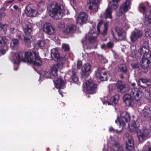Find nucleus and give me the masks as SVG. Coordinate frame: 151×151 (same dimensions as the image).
<instances>
[{
  "label": "nucleus",
  "mask_w": 151,
  "mask_h": 151,
  "mask_svg": "<svg viewBox=\"0 0 151 151\" xmlns=\"http://www.w3.org/2000/svg\"><path fill=\"white\" fill-rule=\"evenodd\" d=\"M88 16L85 12H81L80 13L77 19V24H81L86 21L88 20Z\"/></svg>",
  "instance_id": "17"
},
{
  "label": "nucleus",
  "mask_w": 151,
  "mask_h": 151,
  "mask_svg": "<svg viewBox=\"0 0 151 151\" xmlns=\"http://www.w3.org/2000/svg\"><path fill=\"white\" fill-rule=\"evenodd\" d=\"M119 96L118 95H115L114 97L111 98V100H112V104L116 105L117 104L118 101V99Z\"/></svg>",
  "instance_id": "35"
},
{
  "label": "nucleus",
  "mask_w": 151,
  "mask_h": 151,
  "mask_svg": "<svg viewBox=\"0 0 151 151\" xmlns=\"http://www.w3.org/2000/svg\"><path fill=\"white\" fill-rule=\"evenodd\" d=\"M122 25L126 29L130 27L129 22L127 21H125L123 22Z\"/></svg>",
  "instance_id": "42"
},
{
  "label": "nucleus",
  "mask_w": 151,
  "mask_h": 151,
  "mask_svg": "<svg viewBox=\"0 0 151 151\" xmlns=\"http://www.w3.org/2000/svg\"><path fill=\"white\" fill-rule=\"evenodd\" d=\"M82 66V62L79 61L77 63V67L78 69H80Z\"/></svg>",
  "instance_id": "45"
},
{
  "label": "nucleus",
  "mask_w": 151,
  "mask_h": 151,
  "mask_svg": "<svg viewBox=\"0 0 151 151\" xmlns=\"http://www.w3.org/2000/svg\"><path fill=\"white\" fill-rule=\"evenodd\" d=\"M103 104H105L106 105L107 104L108 105H111L110 103L108 101H105L104 102H103Z\"/></svg>",
  "instance_id": "56"
},
{
  "label": "nucleus",
  "mask_w": 151,
  "mask_h": 151,
  "mask_svg": "<svg viewBox=\"0 0 151 151\" xmlns=\"http://www.w3.org/2000/svg\"><path fill=\"white\" fill-rule=\"evenodd\" d=\"M116 30L119 37V40H122L124 38L125 33L121 28L116 27Z\"/></svg>",
  "instance_id": "24"
},
{
  "label": "nucleus",
  "mask_w": 151,
  "mask_h": 151,
  "mask_svg": "<svg viewBox=\"0 0 151 151\" xmlns=\"http://www.w3.org/2000/svg\"><path fill=\"white\" fill-rule=\"evenodd\" d=\"M70 3L71 5H73L75 4L76 2V0H70Z\"/></svg>",
  "instance_id": "51"
},
{
  "label": "nucleus",
  "mask_w": 151,
  "mask_h": 151,
  "mask_svg": "<svg viewBox=\"0 0 151 151\" xmlns=\"http://www.w3.org/2000/svg\"><path fill=\"white\" fill-rule=\"evenodd\" d=\"M142 10L144 11H145L146 10V7L142 4L139 5V10Z\"/></svg>",
  "instance_id": "43"
},
{
  "label": "nucleus",
  "mask_w": 151,
  "mask_h": 151,
  "mask_svg": "<svg viewBox=\"0 0 151 151\" xmlns=\"http://www.w3.org/2000/svg\"><path fill=\"white\" fill-rule=\"evenodd\" d=\"M111 148L113 151H124L123 150L122 147L116 142H114L112 144Z\"/></svg>",
  "instance_id": "27"
},
{
  "label": "nucleus",
  "mask_w": 151,
  "mask_h": 151,
  "mask_svg": "<svg viewBox=\"0 0 151 151\" xmlns=\"http://www.w3.org/2000/svg\"><path fill=\"white\" fill-rule=\"evenodd\" d=\"M92 25V28L91 29V28H90V29L91 30L93 31L95 29L96 24L95 23H93Z\"/></svg>",
  "instance_id": "50"
},
{
  "label": "nucleus",
  "mask_w": 151,
  "mask_h": 151,
  "mask_svg": "<svg viewBox=\"0 0 151 151\" xmlns=\"http://www.w3.org/2000/svg\"><path fill=\"white\" fill-rule=\"evenodd\" d=\"M71 77L73 81L74 82H76L78 80V78L77 77L75 72L73 71H72Z\"/></svg>",
  "instance_id": "38"
},
{
  "label": "nucleus",
  "mask_w": 151,
  "mask_h": 151,
  "mask_svg": "<svg viewBox=\"0 0 151 151\" xmlns=\"http://www.w3.org/2000/svg\"><path fill=\"white\" fill-rule=\"evenodd\" d=\"M131 86L133 87H134L135 86V84L134 83H132L131 84Z\"/></svg>",
  "instance_id": "59"
},
{
  "label": "nucleus",
  "mask_w": 151,
  "mask_h": 151,
  "mask_svg": "<svg viewBox=\"0 0 151 151\" xmlns=\"http://www.w3.org/2000/svg\"><path fill=\"white\" fill-rule=\"evenodd\" d=\"M96 76L102 81L107 80V73L106 72H103L98 70L96 73Z\"/></svg>",
  "instance_id": "23"
},
{
  "label": "nucleus",
  "mask_w": 151,
  "mask_h": 151,
  "mask_svg": "<svg viewBox=\"0 0 151 151\" xmlns=\"http://www.w3.org/2000/svg\"><path fill=\"white\" fill-rule=\"evenodd\" d=\"M17 37L23 40L26 45L29 47L30 46V43L33 41L31 37L29 36L27 37H25L23 35H19Z\"/></svg>",
  "instance_id": "18"
},
{
  "label": "nucleus",
  "mask_w": 151,
  "mask_h": 151,
  "mask_svg": "<svg viewBox=\"0 0 151 151\" xmlns=\"http://www.w3.org/2000/svg\"><path fill=\"white\" fill-rule=\"evenodd\" d=\"M61 65H55L50 69L49 72L43 71L41 73L42 76L45 77L50 78H54L58 76V70L60 68H61Z\"/></svg>",
  "instance_id": "5"
},
{
  "label": "nucleus",
  "mask_w": 151,
  "mask_h": 151,
  "mask_svg": "<svg viewBox=\"0 0 151 151\" xmlns=\"http://www.w3.org/2000/svg\"><path fill=\"white\" fill-rule=\"evenodd\" d=\"M7 42V40L4 37L0 36V44H6Z\"/></svg>",
  "instance_id": "37"
},
{
  "label": "nucleus",
  "mask_w": 151,
  "mask_h": 151,
  "mask_svg": "<svg viewBox=\"0 0 151 151\" xmlns=\"http://www.w3.org/2000/svg\"><path fill=\"white\" fill-rule=\"evenodd\" d=\"M98 36L97 33L94 32H90L86 35V37L90 42L94 41Z\"/></svg>",
  "instance_id": "22"
},
{
  "label": "nucleus",
  "mask_w": 151,
  "mask_h": 151,
  "mask_svg": "<svg viewBox=\"0 0 151 151\" xmlns=\"http://www.w3.org/2000/svg\"><path fill=\"white\" fill-rule=\"evenodd\" d=\"M83 89L87 94H93L96 93L97 85L93 83V80L90 79L83 84Z\"/></svg>",
  "instance_id": "4"
},
{
  "label": "nucleus",
  "mask_w": 151,
  "mask_h": 151,
  "mask_svg": "<svg viewBox=\"0 0 151 151\" xmlns=\"http://www.w3.org/2000/svg\"><path fill=\"white\" fill-rule=\"evenodd\" d=\"M24 31L26 35L30 34L32 31L31 26L29 25H26L24 27Z\"/></svg>",
  "instance_id": "33"
},
{
  "label": "nucleus",
  "mask_w": 151,
  "mask_h": 151,
  "mask_svg": "<svg viewBox=\"0 0 151 151\" xmlns=\"http://www.w3.org/2000/svg\"><path fill=\"white\" fill-rule=\"evenodd\" d=\"M151 54L148 59L147 58H142V66L143 68L145 69V72L151 67Z\"/></svg>",
  "instance_id": "11"
},
{
  "label": "nucleus",
  "mask_w": 151,
  "mask_h": 151,
  "mask_svg": "<svg viewBox=\"0 0 151 151\" xmlns=\"http://www.w3.org/2000/svg\"><path fill=\"white\" fill-rule=\"evenodd\" d=\"M137 84L141 87L145 88L151 85V81L147 78H140L137 82Z\"/></svg>",
  "instance_id": "16"
},
{
  "label": "nucleus",
  "mask_w": 151,
  "mask_h": 151,
  "mask_svg": "<svg viewBox=\"0 0 151 151\" xmlns=\"http://www.w3.org/2000/svg\"><path fill=\"white\" fill-rule=\"evenodd\" d=\"M105 46V45H102L101 46V47L102 49H103V48H104Z\"/></svg>",
  "instance_id": "60"
},
{
  "label": "nucleus",
  "mask_w": 151,
  "mask_h": 151,
  "mask_svg": "<svg viewBox=\"0 0 151 151\" xmlns=\"http://www.w3.org/2000/svg\"><path fill=\"white\" fill-rule=\"evenodd\" d=\"M113 45V43L112 42H109L106 45V47L109 48H111Z\"/></svg>",
  "instance_id": "44"
},
{
  "label": "nucleus",
  "mask_w": 151,
  "mask_h": 151,
  "mask_svg": "<svg viewBox=\"0 0 151 151\" xmlns=\"http://www.w3.org/2000/svg\"><path fill=\"white\" fill-rule=\"evenodd\" d=\"M13 8L14 9H19V7L17 6L16 5H14L13 6Z\"/></svg>",
  "instance_id": "54"
},
{
  "label": "nucleus",
  "mask_w": 151,
  "mask_h": 151,
  "mask_svg": "<svg viewBox=\"0 0 151 151\" xmlns=\"http://www.w3.org/2000/svg\"><path fill=\"white\" fill-rule=\"evenodd\" d=\"M148 151H151V148H148Z\"/></svg>",
  "instance_id": "61"
},
{
  "label": "nucleus",
  "mask_w": 151,
  "mask_h": 151,
  "mask_svg": "<svg viewBox=\"0 0 151 151\" xmlns=\"http://www.w3.org/2000/svg\"><path fill=\"white\" fill-rule=\"evenodd\" d=\"M4 26L1 24V22H0V28L3 29Z\"/></svg>",
  "instance_id": "55"
},
{
  "label": "nucleus",
  "mask_w": 151,
  "mask_h": 151,
  "mask_svg": "<svg viewBox=\"0 0 151 151\" xmlns=\"http://www.w3.org/2000/svg\"><path fill=\"white\" fill-rule=\"evenodd\" d=\"M124 139L126 142L127 149L130 151L133 150L134 148L133 141L130 135L128 133H126Z\"/></svg>",
  "instance_id": "10"
},
{
  "label": "nucleus",
  "mask_w": 151,
  "mask_h": 151,
  "mask_svg": "<svg viewBox=\"0 0 151 151\" xmlns=\"http://www.w3.org/2000/svg\"><path fill=\"white\" fill-rule=\"evenodd\" d=\"M111 9L109 7L107 8L106 10L104 15L105 16V18L112 19L111 16Z\"/></svg>",
  "instance_id": "32"
},
{
  "label": "nucleus",
  "mask_w": 151,
  "mask_h": 151,
  "mask_svg": "<svg viewBox=\"0 0 151 151\" xmlns=\"http://www.w3.org/2000/svg\"><path fill=\"white\" fill-rule=\"evenodd\" d=\"M62 48L65 51H68L70 50L69 45L66 44H63L62 45Z\"/></svg>",
  "instance_id": "39"
},
{
  "label": "nucleus",
  "mask_w": 151,
  "mask_h": 151,
  "mask_svg": "<svg viewBox=\"0 0 151 151\" xmlns=\"http://www.w3.org/2000/svg\"><path fill=\"white\" fill-rule=\"evenodd\" d=\"M118 70L123 73H126L127 72L126 67L124 64H121L119 65Z\"/></svg>",
  "instance_id": "34"
},
{
  "label": "nucleus",
  "mask_w": 151,
  "mask_h": 151,
  "mask_svg": "<svg viewBox=\"0 0 151 151\" xmlns=\"http://www.w3.org/2000/svg\"><path fill=\"white\" fill-rule=\"evenodd\" d=\"M109 131L110 132H112L114 131V129L111 127H110L109 129Z\"/></svg>",
  "instance_id": "53"
},
{
  "label": "nucleus",
  "mask_w": 151,
  "mask_h": 151,
  "mask_svg": "<svg viewBox=\"0 0 151 151\" xmlns=\"http://www.w3.org/2000/svg\"><path fill=\"white\" fill-rule=\"evenodd\" d=\"M64 26V24H62V26L60 27H63Z\"/></svg>",
  "instance_id": "63"
},
{
  "label": "nucleus",
  "mask_w": 151,
  "mask_h": 151,
  "mask_svg": "<svg viewBox=\"0 0 151 151\" xmlns=\"http://www.w3.org/2000/svg\"><path fill=\"white\" fill-rule=\"evenodd\" d=\"M142 116L146 118L151 117V111L148 108H145L143 110L142 114Z\"/></svg>",
  "instance_id": "28"
},
{
  "label": "nucleus",
  "mask_w": 151,
  "mask_h": 151,
  "mask_svg": "<svg viewBox=\"0 0 151 151\" xmlns=\"http://www.w3.org/2000/svg\"><path fill=\"white\" fill-rule=\"evenodd\" d=\"M139 66L140 65L139 64H132V68L135 69L138 68L139 67Z\"/></svg>",
  "instance_id": "47"
},
{
  "label": "nucleus",
  "mask_w": 151,
  "mask_h": 151,
  "mask_svg": "<svg viewBox=\"0 0 151 151\" xmlns=\"http://www.w3.org/2000/svg\"><path fill=\"white\" fill-rule=\"evenodd\" d=\"M81 42L83 45L85 44H86V41L84 40H82Z\"/></svg>",
  "instance_id": "57"
},
{
  "label": "nucleus",
  "mask_w": 151,
  "mask_h": 151,
  "mask_svg": "<svg viewBox=\"0 0 151 151\" xmlns=\"http://www.w3.org/2000/svg\"><path fill=\"white\" fill-rule=\"evenodd\" d=\"M102 151H108V149L107 148H104Z\"/></svg>",
  "instance_id": "58"
},
{
  "label": "nucleus",
  "mask_w": 151,
  "mask_h": 151,
  "mask_svg": "<svg viewBox=\"0 0 151 151\" xmlns=\"http://www.w3.org/2000/svg\"><path fill=\"white\" fill-rule=\"evenodd\" d=\"M91 67L90 64L86 63L85 65L82 68V75L84 78L89 76Z\"/></svg>",
  "instance_id": "14"
},
{
  "label": "nucleus",
  "mask_w": 151,
  "mask_h": 151,
  "mask_svg": "<svg viewBox=\"0 0 151 151\" xmlns=\"http://www.w3.org/2000/svg\"><path fill=\"white\" fill-rule=\"evenodd\" d=\"M37 44L40 47H42L44 46L45 42L44 40H40L38 41Z\"/></svg>",
  "instance_id": "40"
},
{
  "label": "nucleus",
  "mask_w": 151,
  "mask_h": 151,
  "mask_svg": "<svg viewBox=\"0 0 151 151\" xmlns=\"http://www.w3.org/2000/svg\"><path fill=\"white\" fill-rule=\"evenodd\" d=\"M138 52L142 55H143L142 58H147V55H149L148 54L149 52V50L145 47L140 48L138 50Z\"/></svg>",
  "instance_id": "26"
},
{
  "label": "nucleus",
  "mask_w": 151,
  "mask_h": 151,
  "mask_svg": "<svg viewBox=\"0 0 151 151\" xmlns=\"http://www.w3.org/2000/svg\"><path fill=\"white\" fill-rule=\"evenodd\" d=\"M59 91V92L60 94H61V95H62V97H63V94L61 93L60 92V91Z\"/></svg>",
  "instance_id": "62"
},
{
  "label": "nucleus",
  "mask_w": 151,
  "mask_h": 151,
  "mask_svg": "<svg viewBox=\"0 0 151 151\" xmlns=\"http://www.w3.org/2000/svg\"><path fill=\"white\" fill-rule=\"evenodd\" d=\"M76 29V27L73 24L68 25L64 30V32L66 34L73 33L74 32Z\"/></svg>",
  "instance_id": "25"
},
{
  "label": "nucleus",
  "mask_w": 151,
  "mask_h": 151,
  "mask_svg": "<svg viewBox=\"0 0 151 151\" xmlns=\"http://www.w3.org/2000/svg\"><path fill=\"white\" fill-rule=\"evenodd\" d=\"M108 24L106 22L104 23V28L103 31L101 32V34L103 35H106L107 31V27Z\"/></svg>",
  "instance_id": "36"
},
{
  "label": "nucleus",
  "mask_w": 151,
  "mask_h": 151,
  "mask_svg": "<svg viewBox=\"0 0 151 151\" xmlns=\"http://www.w3.org/2000/svg\"><path fill=\"white\" fill-rule=\"evenodd\" d=\"M44 32L50 35L53 34L55 32V29L50 23H46L44 24L43 27Z\"/></svg>",
  "instance_id": "15"
},
{
  "label": "nucleus",
  "mask_w": 151,
  "mask_h": 151,
  "mask_svg": "<svg viewBox=\"0 0 151 151\" xmlns=\"http://www.w3.org/2000/svg\"><path fill=\"white\" fill-rule=\"evenodd\" d=\"M145 35L147 36H151V30L147 31L145 32Z\"/></svg>",
  "instance_id": "46"
},
{
  "label": "nucleus",
  "mask_w": 151,
  "mask_h": 151,
  "mask_svg": "<svg viewBox=\"0 0 151 151\" xmlns=\"http://www.w3.org/2000/svg\"><path fill=\"white\" fill-rule=\"evenodd\" d=\"M15 55L17 60L13 61L14 64L18 63L20 60H24V62L32 64L35 65L40 66L42 64V61L38 54L35 52L33 53L29 52H26L24 59L22 52H18Z\"/></svg>",
  "instance_id": "1"
},
{
  "label": "nucleus",
  "mask_w": 151,
  "mask_h": 151,
  "mask_svg": "<svg viewBox=\"0 0 151 151\" xmlns=\"http://www.w3.org/2000/svg\"><path fill=\"white\" fill-rule=\"evenodd\" d=\"M133 126L134 127V128H136L137 127H136V126H135V124H133Z\"/></svg>",
  "instance_id": "64"
},
{
  "label": "nucleus",
  "mask_w": 151,
  "mask_h": 151,
  "mask_svg": "<svg viewBox=\"0 0 151 151\" xmlns=\"http://www.w3.org/2000/svg\"><path fill=\"white\" fill-rule=\"evenodd\" d=\"M55 87L57 89H64L65 87V82L60 78H58L54 82Z\"/></svg>",
  "instance_id": "19"
},
{
  "label": "nucleus",
  "mask_w": 151,
  "mask_h": 151,
  "mask_svg": "<svg viewBox=\"0 0 151 151\" xmlns=\"http://www.w3.org/2000/svg\"><path fill=\"white\" fill-rule=\"evenodd\" d=\"M131 2L130 1L127 0L120 7L119 10V13L124 14L130 8Z\"/></svg>",
  "instance_id": "13"
},
{
  "label": "nucleus",
  "mask_w": 151,
  "mask_h": 151,
  "mask_svg": "<svg viewBox=\"0 0 151 151\" xmlns=\"http://www.w3.org/2000/svg\"><path fill=\"white\" fill-rule=\"evenodd\" d=\"M142 33L140 30H138L133 32L130 38L132 42H134L139 38L142 36Z\"/></svg>",
  "instance_id": "20"
},
{
  "label": "nucleus",
  "mask_w": 151,
  "mask_h": 151,
  "mask_svg": "<svg viewBox=\"0 0 151 151\" xmlns=\"http://www.w3.org/2000/svg\"><path fill=\"white\" fill-rule=\"evenodd\" d=\"M120 0H111L110 3V7L113 9H116L119 5V2Z\"/></svg>",
  "instance_id": "29"
},
{
  "label": "nucleus",
  "mask_w": 151,
  "mask_h": 151,
  "mask_svg": "<svg viewBox=\"0 0 151 151\" xmlns=\"http://www.w3.org/2000/svg\"><path fill=\"white\" fill-rule=\"evenodd\" d=\"M151 132V129L148 127H144L137 132V136L139 140L142 142L144 140L150 137V134Z\"/></svg>",
  "instance_id": "6"
},
{
  "label": "nucleus",
  "mask_w": 151,
  "mask_h": 151,
  "mask_svg": "<svg viewBox=\"0 0 151 151\" xmlns=\"http://www.w3.org/2000/svg\"><path fill=\"white\" fill-rule=\"evenodd\" d=\"M118 91L121 93L128 92L129 90L128 86L120 81H118L115 84Z\"/></svg>",
  "instance_id": "9"
},
{
  "label": "nucleus",
  "mask_w": 151,
  "mask_h": 151,
  "mask_svg": "<svg viewBox=\"0 0 151 151\" xmlns=\"http://www.w3.org/2000/svg\"><path fill=\"white\" fill-rule=\"evenodd\" d=\"M38 5L39 7L43 8H44V4L43 1H42L41 2H39L38 4Z\"/></svg>",
  "instance_id": "48"
},
{
  "label": "nucleus",
  "mask_w": 151,
  "mask_h": 151,
  "mask_svg": "<svg viewBox=\"0 0 151 151\" xmlns=\"http://www.w3.org/2000/svg\"><path fill=\"white\" fill-rule=\"evenodd\" d=\"M121 118L119 119L118 118L117 120H115V122L117 123V122H119L120 125L124 126L125 124V122H128L130 119V116L129 114L127 112H122L121 114Z\"/></svg>",
  "instance_id": "8"
},
{
  "label": "nucleus",
  "mask_w": 151,
  "mask_h": 151,
  "mask_svg": "<svg viewBox=\"0 0 151 151\" xmlns=\"http://www.w3.org/2000/svg\"><path fill=\"white\" fill-rule=\"evenodd\" d=\"M47 10L50 15L56 19H60L63 15L69 14L68 11L65 5L55 2L50 5Z\"/></svg>",
  "instance_id": "3"
},
{
  "label": "nucleus",
  "mask_w": 151,
  "mask_h": 151,
  "mask_svg": "<svg viewBox=\"0 0 151 151\" xmlns=\"http://www.w3.org/2000/svg\"><path fill=\"white\" fill-rule=\"evenodd\" d=\"M6 52V51L4 50H0V55H4Z\"/></svg>",
  "instance_id": "52"
},
{
  "label": "nucleus",
  "mask_w": 151,
  "mask_h": 151,
  "mask_svg": "<svg viewBox=\"0 0 151 151\" xmlns=\"http://www.w3.org/2000/svg\"><path fill=\"white\" fill-rule=\"evenodd\" d=\"M51 56L53 59H55V60L58 61V63L57 65H61V67L62 68V65L65 63V60H64L62 58L59 57L58 51L57 48H53L51 50Z\"/></svg>",
  "instance_id": "7"
},
{
  "label": "nucleus",
  "mask_w": 151,
  "mask_h": 151,
  "mask_svg": "<svg viewBox=\"0 0 151 151\" xmlns=\"http://www.w3.org/2000/svg\"><path fill=\"white\" fill-rule=\"evenodd\" d=\"M130 94H126L123 96V100L126 105L131 106H139L140 99L142 96V92L138 88L133 87L131 89Z\"/></svg>",
  "instance_id": "2"
},
{
  "label": "nucleus",
  "mask_w": 151,
  "mask_h": 151,
  "mask_svg": "<svg viewBox=\"0 0 151 151\" xmlns=\"http://www.w3.org/2000/svg\"><path fill=\"white\" fill-rule=\"evenodd\" d=\"M99 1V0H91L90 3L87 4V6L90 9L96 12L98 10Z\"/></svg>",
  "instance_id": "12"
},
{
  "label": "nucleus",
  "mask_w": 151,
  "mask_h": 151,
  "mask_svg": "<svg viewBox=\"0 0 151 151\" xmlns=\"http://www.w3.org/2000/svg\"><path fill=\"white\" fill-rule=\"evenodd\" d=\"M10 32L12 34H14L16 32V29L14 28H11L10 29Z\"/></svg>",
  "instance_id": "49"
},
{
  "label": "nucleus",
  "mask_w": 151,
  "mask_h": 151,
  "mask_svg": "<svg viewBox=\"0 0 151 151\" xmlns=\"http://www.w3.org/2000/svg\"><path fill=\"white\" fill-rule=\"evenodd\" d=\"M144 23L147 25H148L149 24H151V12H150L149 14L146 15Z\"/></svg>",
  "instance_id": "30"
},
{
  "label": "nucleus",
  "mask_w": 151,
  "mask_h": 151,
  "mask_svg": "<svg viewBox=\"0 0 151 151\" xmlns=\"http://www.w3.org/2000/svg\"><path fill=\"white\" fill-rule=\"evenodd\" d=\"M25 13L27 16L30 17H35L38 14L37 12L35 9L29 7H26Z\"/></svg>",
  "instance_id": "21"
},
{
  "label": "nucleus",
  "mask_w": 151,
  "mask_h": 151,
  "mask_svg": "<svg viewBox=\"0 0 151 151\" xmlns=\"http://www.w3.org/2000/svg\"><path fill=\"white\" fill-rule=\"evenodd\" d=\"M103 21H101L99 22L98 24L97 27V32L99 34L100 33V28L103 24Z\"/></svg>",
  "instance_id": "41"
},
{
  "label": "nucleus",
  "mask_w": 151,
  "mask_h": 151,
  "mask_svg": "<svg viewBox=\"0 0 151 151\" xmlns=\"http://www.w3.org/2000/svg\"><path fill=\"white\" fill-rule=\"evenodd\" d=\"M19 45V40L17 39H14L11 42V46L13 48H17Z\"/></svg>",
  "instance_id": "31"
}]
</instances>
